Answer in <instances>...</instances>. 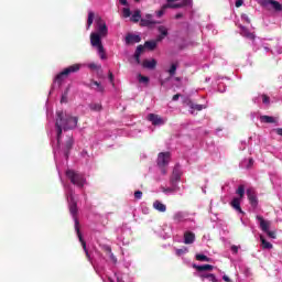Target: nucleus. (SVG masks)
Masks as SVG:
<instances>
[{
  "instance_id": "nucleus-35",
  "label": "nucleus",
  "mask_w": 282,
  "mask_h": 282,
  "mask_svg": "<svg viewBox=\"0 0 282 282\" xmlns=\"http://www.w3.org/2000/svg\"><path fill=\"white\" fill-rule=\"evenodd\" d=\"M167 8H169V4H167V3L164 4V6L161 8V10L156 11V17H158L159 19H162V17H164V13L166 12Z\"/></svg>"
},
{
  "instance_id": "nucleus-48",
  "label": "nucleus",
  "mask_w": 282,
  "mask_h": 282,
  "mask_svg": "<svg viewBox=\"0 0 282 282\" xmlns=\"http://www.w3.org/2000/svg\"><path fill=\"white\" fill-rule=\"evenodd\" d=\"M159 169H160V171H161V173H162L163 175H166V173H167V171H166V165L159 166Z\"/></svg>"
},
{
  "instance_id": "nucleus-29",
  "label": "nucleus",
  "mask_w": 282,
  "mask_h": 282,
  "mask_svg": "<svg viewBox=\"0 0 282 282\" xmlns=\"http://www.w3.org/2000/svg\"><path fill=\"white\" fill-rule=\"evenodd\" d=\"M144 47H147V50H155L158 47V42L156 41H147L144 43Z\"/></svg>"
},
{
  "instance_id": "nucleus-50",
  "label": "nucleus",
  "mask_w": 282,
  "mask_h": 282,
  "mask_svg": "<svg viewBox=\"0 0 282 282\" xmlns=\"http://www.w3.org/2000/svg\"><path fill=\"white\" fill-rule=\"evenodd\" d=\"M231 252H234V254H237V252H239V247L237 246H231Z\"/></svg>"
},
{
  "instance_id": "nucleus-59",
  "label": "nucleus",
  "mask_w": 282,
  "mask_h": 282,
  "mask_svg": "<svg viewBox=\"0 0 282 282\" xmlns=\"http://www.w3.org/2000/svg\"><path fill=\"white\" fill-rule=\"evenodd\" d=\"M164 37H165L164 35H159V36L156 37V43H160V41H162Z\"/></svg>"
},
{
  "instance_id": "nucleus-41",
  "label": "nucleus",
  "mask_w": 282,
  "mask_h": 282,
  "mask_svg": "<svg viewBox=\"0 0 282 282\" xmlns=\"http://www.w3.org/2000/svg\"><path fill=\"white\" fill-rule=\"evenodd\" d=\"M144 47H145V46H143V45L137 46V50H135L134 54L141 56V55H142V52H144Z\"/></svg>"
},
{
  "instance_id": "nucleus-63",
  "label": "nucleus",
  "mask_w": 282,
  "mask_h": 282,
  "mask_svg": "<svg viewBox=\"0 0 282 282\" xmlns=\"http://www.w3.org/2000/svg\"><path fill=\"white\" fill-rule=\"evenodd\" d=\"M177 0H167V3H175Z\"/></svg>"
},
{
  "instance_id": "nucleus-27",
  "label": "nucleus",
  "mask_w": 282,
  "mask_h": 282,
  "mask_svg": "<svg viewBox=\"0 0 282 282\" xmlns=\"http://www.w3.org/2000/svg\"><path fill=\"white\" fill-rule=\"evenodd\" d=\"M142 19V14L140 10H135L134 13L131 17V21L133 23H138Z\"/></svg>"
},
{
  "instance_id": "nucleus-55",
  "label": "nucleus",
  "mask_w": 282,
  "mask_h": 282,
  "mask_svg": "<svg viewBox=\"0 0 282 282\" xmlns=\"http://www.w3.org/2000/svg\"><path fill=\"white\" fill-rule=\"evenodd\" d=\"M134 61L137 62L138 65H140V63H141L140 55L134 53Z\"/></svg>"
},
{
  "instance_id": "nucleus-47",
  "label": "nucleus",
  "mask_w": 282,
  "mask_h": 282,
  "mask_svg": "<svg viewBox=\"0 0 282 282\" xmlns=\"http://www.w3.org/2000/svg\"><path fill=\"white\" fill-rule=\"evenodd\" d=\"M107 252H109V254H110V259H112L115 262L117 261V259H116V256H113V253L111 252V249H110V247H107Z\"/></svg>"
},
{
  "instance_id": "nucleus-44",
  "label": "nucleus",
  "mask_w": 282,
  "mask_h": 282,
  "mask_svg": "<svg viewBox=\"0 0 282 282\" xmlns=\"http://www.w3.org/2000/svg\"><path fill=\"white\" fill-rule=\"evenodd\" d=\"M262 102L264 105H270V97L268 95H262Z\"/></svg>"
},
{
  "instance_id": "nucleus-23",
  "label": "nucleus",
  "mask_w": 282,
  "mask_h": 282,
  "mask_svg": "<svg viewBox=\"0 0 282 282\" xmlns=\"http://www.w3.org/2000/svg\"><path fill=\"white\" fill-rule=\"evenodd\" d=\"M188 6H193V4H186V1H185V0H183L182 3H167V8H171V9H173V10H177V9H180V8H186V7H188Z\"/></svg>"
},
{
  "instance_id": "nucleus-2",
  "label": "nucleus",
  "mask_w": 282,
  "mask_h": 282,
  "mask_svg": "<svg viewBox=\"0 0 282 282\" xmlns=\"http://www.w3.org/2000/svg\"><path fill=\"white\" fill-rule=\"evenodd\" d=\"M68 209L75 223L76 235L80 232V221L78 220V203L74 199V195L69 196Z\"/></svg>"
},
{
  "instance_id": "nucleus-14",
  "label": "nucleus",
  "mask_w": 282,
  "mask_h": 282,
  "mask_svg": "<svg viewBox=\"0 0 282 282\" xmlns=\"http://www.w3.org/2000/svg\"><path fill=\"white\" fill-rule=\"evenodd\" d=\"M194 270H197V272H213L215 270V267L213 264H193Z\"/></svg>"
},
{
  "instance_id": "nucleus-64",
  "label": "nucleus",
  "mask_w": 282,
  "mask_h": 282,
  "mask_svg": "<svg viewBox=\"0 0 282 282\" xmlns=\"http://www.w3.org/2000/svg\"><path fill=\"white\" fill-rule=\"evenodd\" d=\"M253 163H254V160L250 159L249 164H253Z\"/></svg>"
},
{
  "instance_id": "nucleus-34",
  "label": "nucleus",
  "mask_w": 282,
  "mask_h": 282,
  "mask_svg": "<svg viewBox=\"0 0 282 282\" xmlns=\"http://www.w3.org/2000/svg\"><path fill=\"white\" fill-rule=\"evenodd\" d=\"M94 12L89 11L88 12V19H87V30H89V28H91V25L94 24Z\"/></svg>"
},
{
  "instance_id": "nucleus-22",
  "label": "nucleus",
  "mask_w": 282,
  "mask_h": 282,
  "mask_svg": "<svg viewBox=\"0 0 282 282\" xmlns=\"http://www.w3.org/2000/svg\"><path fill=\"white\" fill-rule=\"evenodd\" d=\"M199 276H200L202 281L207 279L210 282H217V276H215V274H213V273H200Z\"/></svg>"
},
{
  "instance_id": "nucleus-20",
  "label": "nucleus",
  "mask_w": 282,
  "mask_h": 282,
  "mask_svg": "<svg viewBox=\"0 0 282 282\" xmlns=\"http://www.w3.org/2000/svg\"><path fill=\"white\" fill-rule=\"evenodd\" d=\"M142 67H144V69H155V67H158V61L155 59H144L142 63Z\"/></svg>"
},
{
  "instance_id": "nucleus-6",
  "label": "nucleus",
  "mask_w": 282,
  "mask_h": 282,
  "mask_svg": "<svg viewBox=\"0 0 282 282\" xmlns=\"http://www.w3.org/2000/svg\"><path fill=\"white\" fill-rule=\"evenodd\" d=\"M247 197L252 208H257L259 206V197L257 196V191H254L253 187H249L247 189Z\"/></svg>"
},
{
  "instance_id": "nucleus-26",
  "label": "nucleus",
  "mask_w": 282,
  "mask_h": 282,
  "mask_svg": "<svg viewBox=\"0 0 282 282\" xmlns=\"http://www.w3.org/2000/svg\"><path fill=\"white\" fill-rule=\"evenodd\" d=\"M241 35L246 36V39H250L251 41H254V34L248 31L246 28H241Z\"/></svg>"
},
{
  "instance_id": "nucleus-25",
  "label": "nucleus",
  "mask_w": 282,
  "mask_h": 282,
  "mask_svg": "<svg viewBox=\"0 0 282 282\" xmlns=\"http://www.w3.org/2000/svg\"><path fill=\"white\" fill-rule=\"evenodd\" d=\"M158 21L154 20H147V19H141L140 20V25L142 28H149V25H156Z\"/></svg>"
},
{
  "instance_id": "nucleus-49",
  "label": "nucleus",
  "mask_w": 282,
  "mask_h": 282,
  "mask_svg": "<svg viewBox=\"0 0 282 282\" xmlns=\"http://www.w3.org/2000/svg\"><path fill=\"white\" fill-rule=\"evenodd\" d=\"M108 78H109L110 83L113 85V73L111 70H109V73H108Z\"/></svg>"
},
{
  "instance_id": "nucleus-9",
  "label": "nucleus",
  "mask_w": 282,
  "mask_h": 282,
  "mask_svg": "<svg viewBox=\"0 0 282 282\" xmlns=\"http://www.w3.org/2000/svg\"><path fill=\"white\" fill-rule=\"evenodd\" d=\"M96 23H97V28H98L97 34H99V36H101V37L107 36V34H109V29H107V23H105V20L102 18H98L96 20Z\"/></svg>"
},
{
  "instance_id": "nucleus-51",
  "label": "nucleus",
  "mask_w": 282,
  "mask_h": 282,
  "mask_svg": "<svg viewBox=\"0 0 282 282\" xmlns=\"http://www.w3.org/2000/svg\"><path fill=\"white\" fill-rule=\"evenodd\" d=\"M120 6H126L129 8V2L127 0H119Z\"/></svg>"
},
{
  "instance_id": "nucleus-33",
  "label": "nucleus",
  "mask_w": 282,
  "mask_h": 282,
  "mask_svg": "<svg viewBox=\"0 0 282 282\" xmlns=\"http://www.w3.org/2000/svg\"><path fill=\"white\" fill-rule=\"evenodd\" d=\"M196 261H206L207 263H210V258H208V256L202 254V253H197L195 256Z\"/></svg>"
},
{
  "instance_id": "nucleus-3",
  "label": "nucleus",
  "mask_w": 282,
  "mask_h": 282,
  "mask_svg": "<svg viewBox=\"0 0 282 282\" xmlns=\"http://www.w3.org/2000/svg\"><path fill=\"white\" fill-rule=\"evenodd\" d=\"M77 72H80V64H73L66 68H64L59 74L55 76V83L57 85L62 86L63 80L69 76V74H76Z\"/></svg>"
},
{
  "instance_id": "nucleus-31",
  "label": "nucleus",
  "mask_w": 282,
  "mask_h": 282,
  "mask_svg": "<svg viewBox=\"0 0 282 282\" xmlns=\"http://www.w3.org/2000/svg\"><path fill=\"white\" fill-rule=\"evenodd\" d=\"M260 120L261 122H265L267 124L274 123V117H270V116H261Z\"/></svg>"
},
{
  "instance_id": "nucleus-19",
  "label": "nucleus",
  "mask_w": 282,
  "mask_h": 282,
  "mask_svg": "<svg viewBox=\"0 0 282 282\" xmlns=\"http://www.w3.org/2000/svg\"><path fill=\"white\" fill-rule=\"evenodd\" d=\"M184 243L186 246H191V243H195V234H193L192 231H186L184 234Z\"/></svg>"
},
{
  "instance_id": "nucleus-54",
  "label": "nucleus",
  "mask_w": 282,
  "mask_h": 282,
  "mask_svg": "<svg viewBox=\"0 0 282 282\" xmlns=\"http://www.w3.org/2000/svg\"><path fill=\"white\" fill-rule=\"evenodd\" d=\"M90 69H99L100 67L94 63L89 64Z\"/></svg>"
},
{
  "instance_id": "nucleus-57",
  "label": "nucleus",
  "mask_w": 282,
  "mask_h": 282,
  "mask_svg": "<svg viewBox=\"0 0 282 282\" xmlns=\"http://www.w3.org/2000/svg\"><path fill=\"white\" fill-rule=\"evenodd\" d=\"M223 280H224L225 282H232V280H231L228 275H224V276H223Z\"/></svg>"
},
{
  "instance_id": "nucleus-32",
  "label": "nucleus",
  "mask_w": 282,
  "mask_h": 282,
  "mask_svg": "<svg viewBox=\"0 0 282 282\" xmlns=\"http://www.w3.org/2000/svg\"><path fill=\"white\" fill-rule=\"evenodd\" d=\"M173 219L174 221H176V224H180L184 221V214L182 212H177L176 214H174Z\"/></svg>"
},
{
  "instance_id": "nucleus-13",
  "label": "nucleus",
  "mask_w": 282,
  "mask_h": 282,
  "mask_svg": "<svg viewBox=\"0 0 282 282\" xmlns=\"http://www.w3.org/2000/svg\"><path fill=\"white\" fill-rule=\"evenodd\" d=\"M256 219L260 223L262 232H268L270 230V221L263 219V216H257Z\"/></svg>"
},
{
  "instance_id": "nucleus-30",
  "label": "nucleus",
  "mask_w": 282,
  "mask_h": 282,
  "mask_svg": "<svg viewBox=\"0 0 282 282\" xmlns=\"http://www.w3.org/2000/svg\"><path fill=\"white\" fill-rule=\"evenodd\" d=\"M180 186H177L176 183L172 184V187H163V193H177V189Z\"/></svg>"
},
{
  "instance_id": "nucleus-52",
  "label": "nucleus",
  "mask_w": 282,
  "mask_h": 282,
  "mask_svg": "<svg viewBox=\"0 0 282 282\" xmlns=\"http://www.w3.org/2000/svg\"><path fill=\"white\" fill-rule=\"evenodd\" d=\"M243 6V0L236 1V8H241Z\"/></svg>"
},
{
  "instance_id": "nucleus-43",
  "label": "nucleus",
  "mask_w": 282,
  "mask_h": 282,
  "mask_svg": "<svg viewBox=\"0 0 282 282\" xmlns=\"http://www.w3.org/2000/svg\"><path fill=\"white\" fill-rule=\"evenodd\" d=\"M264 232L268 235V237H270V239H276V232L270 231V229Z\"/></svg>"
},
{
  "instance_id": "nucleus-60",
  "label": "nucleus",
  "mask_w": 282,
  "mask_h": 282,
  "mask_svg": "<svg viewBox=\"0 0 282 282\" xmlns=\"http://www.w3.org/2000/svg\"><path fill=\"white\" fill-rule=\"evenodd\" d=\"M182 17H184V14L177 13V14L175 15V19H176V20H180V19H182Z\"/></svg>"
},
{
  "instance_id": "nucleus-4",
  "label": "nucleus",
  "mask_w": 282,
  "mask_h": 282,
  "mask_svg": "<svg viewBox=\"0 0 282 282\" xmlns=\"http://www.w3.org/2000/svg\"><path fill=\"white\" fill-rule=\"evenodd\" d=\"M66 177L70 180V182L78 188H83V186H85V182H87V180L85 178V175L74 170H67Z\"/></svg>"
},
{
  "instance_id": "nucleus-62",
  "label": "nucleus",
  "mask_w": 282,
  "mask_h": 282,
  "mask_svg": "<svg viewBox=\"0 0 282 282\" xmlns=\"http://www.w3.org/2000/svg\"><path fill=\"white\" fill-rule=\"evenodd\" d=\"M185 4H193V0H184Z\"/></svg>"
},
{
  "instance_id": "nucleus-39",
  "label": "nucleus",
  "mask_w": 282,
  "mask_h": 282,
  "mask_svg": "<svg viewBox=\"0 0 282 282\" xmlns=\"http://www.w3.org/2000/svg\"><path fill=\"white\" fill-rule=\"evenodd\" d=\"M176 72H177V64H172L170 69H169L170 76H175Z\"/></svg>"
},
{
  "instance_id": "nucleus-45",
  "label": "nucleus",
  "mask_w": 282,
  "mask_h": 282,
  "mask_svg": "<svg viewBox=\"0 0 282 282\" xmlns=\"http://www.w3.org/2000/svg\"><path fill=\"white\" fill-rule=\"evenodd\" d=\"M135 199H142V191L134 192Z\"/></svg>"
},
{
  "instance_id": "nucleus-38",
  "label": "nucleus",
  "mask_w": 282,
  "mask_h": 282,
  "mask_svg": "<svg viewBox=\"0 0 282 282\" xmlns=\"http://www.w3.org/2000/svg\"><path fill=\"white\" fill-rule=\"evenodd\" d=\"M138 80H139V83H143V85H149V77H147L142 74L138 75Z\"/></svg>"
},
{
  "instance_id": "nucleus-15",
  "label": "nucleus",
  "mask_w": 282,
  "mask_h": 282,
  "mask_svg": "<svg viewBox=\"0 0 282 282\" xmlns=\"http://www.w3.org/2000/svg\"><path fill=\"white\" fill-rule=\"evenodd\" d=\"M77 237L79 239V242L82 243L86 258L88 259V261H91V256L89 254V250L87 249V242L83 238V234L82 232L77 234Z\"/></svg>"
},
{
  "instance_id": "nucleus-16",
  "label": "nucleus",
  "mask_w": 282,
  "mask_h": 282,
  "mask_svg": "<svg viewBox=\"0 0 282 282\" xmlns=\"http://www.w3.org/2000/svg\"><path fill=\"white\" fill-rule=\"evenodd\" d=\"M230 206L232 207L234 210H237V213L243 215V210L241 209V198L235 197L231 200Z\"/></svg>"
},
{
  "instance_id": "nucleus-37",
  "label": "nucleus",
  "mask_w": 282,
  "mask_h": 282,
  "mask_svg": "<svg viewBox=\"0 0 282 282\" xmlns=\"http://www.w3.org/2000/svg\"><path fill=\"white\" fill-rule=\"evenodd\" d=\"M158 30L162 36H169V29H166V26L160 25Z\"/></svg>"
},
{
  "instance_id": "nucleus-7",
  "label": "nucleus",
  "mask_w": 282,
  "mask_h": 282,
  "mask_svg": "<svg viewBox=\"0 0 282 282\" xmlns=\"http://www.w3.org/2000/svg\"><path fill=\"white\" fill-rule=\"evenodd\" d=\"M260 6H262V8H265L267 10H270V8H272L273 10H275V12L282 11V4H280L279 1L275 0H262L260 2Z\"/></svg>"
},
{
  "instance_id": "nucleus-56",
  "label": "nucleus",
  "mask_w": 282,
  "mask_h": 282,
  "mask_svg": "<svg viewBox=\"0 0 282 282\" xmlns=\"http://www.w3.org/2000/svg\"><path fill=\"white\" fill-rule=\"evenodd\" d=\"M145 20H148V21H153V15H152L151 13H148V14L145 15Z\"/></svg>"
},
{
  "instance_id": "nucleus-10",
  "label": "nucleus",
  "mask_w": 282,
  "mask_h": 282,
  "mask_svg": "<svg viewBox=\"0 0 282 282\" xmlns=\"http://www.w3.org/2000/svg\"><path fill=\"white\" fill-rule=\"evenodd\" d=\"M148 120L152 122L154 127H160L161 124H164V119L155 113L148 115Z\"/></svg>"
},
{
  "instance_id": "nucleus-28",
  "label": "nucleus",
  "mask_w": 282,
  "mask_h": 282,
  "mask_svg": "<svg viewBox=\"0 0 282 282\" xmlns=\"http://www.w3.org/2000/svg\"><path fill=\"white\" fill-rule=\"evenodd\" d=\"M260 241H261L262 248L264 250H272V243L268 242V240H265V238H263V236H260Z\"/></svg>"
},
{
  "instance_id": "nucleus-11",
  "label": "nucleus",
  "mask_w": 282,
  "mask_h": 282,
  "mask_svg": "<svg viewBox=\"0 0 282 282\" xmlns=\"http://www.w3.org/2000/svg\"><path fill=\"white\" fill-rule=\"evenodd\" d=\"M180 180H182V171L180 170V165H175L170 182L171 184H177Z\"/></svg>"
},
{
  "instance_id": "nucleus-42",
  "label": "nucleus",
  "mask_w": 282,
  "mask_h": 282,
  "mask_svg": "<svg viewBox=\"0 0 282 282\" xmlns=\"http://www.w3.org/2000/svg\"><path fill=\"white\" fill-rule=\"evenodd\" d=\"M93 85H95V86L97 87V91H100V93L105 91V87H102V86L100 85V83H98V82H93Z\"/></svg>"
},
{
  "instance_id": "nucleus-58",
  "label": "nucleus",
  "mask_w": 282,
  "mask_h": 282,
  "mask_svg": "<svg viewBox=\"0 0 282 282\" xmlns=\"http://www.w3.org/2000/svg\"><path fill=\"white\" fill-rule=\"evenodd\" d=\"M275 133H276L278 135H281V137H282V128L275 129Z\"/></svg>"
},
{
  "instance_id": "nucleus-1",
  "label": "nucleus",
  "mask_w": 282,
  "mask_h": 282,
  "mask_svg": "<svg viewBox=\"0 0 282 282\" xmlns=\"http://www.w3.org/2000/svg\"><path fill=\"white\" fill-rule=\"evenodd\" d=\"M55 127L57 131V144H61V135H63V129L64 131L76 129V127H78V117H72V115H67L59 110L56 112Z\"/></svg>"
},
{
  "instance_id": "nucleus-36",
  "label": "nucleus",
  "mask_w": 282,
  "mask_h": 282,
  "mask_svg": "<svg viewBox=\"0 0 282 282\" xmlns=\"http://www.w3.org/2000/svg\"><path fill=\"white\" fill-rule=\"evenodd\" d=\"M89 109H90V111H101L102 110V105H100V104H90Z\"/></svg>"
},
{
  "instance_id": "nucleus-8",
  "label": "nucleus",
  "mask_w": 282,
  "mask_h": 282,
  "mask_svg": "<svg viewBox=\"0 0 282 282\" xmlns=\"http://www.w3.org/2000/svg\"><path fill=\"white\" fill-rule=\"evenodd\" d=\"M171 162V152H160L156 159L158 166H169Z\"/></svg>"
},
{
  "instance_id": "nucleus-12",
  "label": "nucleus",
  "mask_w": 282,
  "mask_h": 282,
  "mask_svg": "<svg viewBox=\"0 0 282 282\" xmlns=\"http://www.w3.org/2000/svg\"><path fill=\"white\" fill-rule=\"evenodd\" d=\"M184 105L189 107V109H193L195 111H202L203 109H206V106L199 105V104H194L189 98L184 99Z\"/></svg>"
},
{
  "instance_id": "nucleus-17",
  "label": "nucleus",
  "mask_w": 282,
  "mask_h": 282,
  "mask_svg": "<svg viewBox=\"0 0 282 282\" xmlns=\"http://www.w3.org/2000/svg\"><path fill=\"white\" fill-rule=\"evenodd\" d=\"M73 148H74V139L68 138L66 140V143H65V147H64V155H65L66 160L69 158V151Z\"/></svg>"
},
{
  "instance_id": "nucleus-61",
  "label": "nucleus",
  "mask_w": 282,
  "mask_h": 282,
  "mask_svg": "<svg viewBox=\"0 0 282 282\" xmlns=\"http://www.w3.org/2000/svg\"><path fill=\"white\" fill-rule=\"evenodd\" d=\"M61 102H67V97L66 96H62Z\"/></svg>"
},
{
  "instance_id": "nucleus-40",
  "label": "nucleus",
  "mask_w": 282,
  "mask_h": 282,
  "mask_svg": "<svg viewBox=\"0 0 282 282\" xmlns=\"http://www.w3.org/2000/svg\"><path fill=\"white\" fill-rule=\"evenodd\" d=\"M122 14H123L124 19H129V17H131V9L123 8L122 9Z\"/></svg>"
},
{
  "instance_id": "nucleus-53",
  "label": "nucleus",
  "mask_w": 282,
  "mask_h": 282,
  "mask_svg": "<svg viewBox=\"0 0 282 282\" xmlns=\"http://www.w3.org/2000/svg\"><path fill=\"white\" fill-rule=\"evenodd\" d=\"M181 96H182L181 94H176L172 97V100L175 102V101L180 100Z\"/></svg>"
},
{
  "instance_id": "nucleus-24",
  "label": "nucleus",
  "mask_w": 282,
  "mask_h": 282,
  "mask_svg": "<svg viewBox=\"0 0 282 282\" xmlns=\"http://www.w3.org/2000/svg\"><path fill=\"white\" fill-rule=\"evenodd\" d=\"M236 195H238V199H243L246 197V185H239L236 189Z\"/></svg>"
},
{
  "instance_id": "nucleus-18",
  "label": "nucleus",
  "mask_w": 282,
  "mask_h": 282,
  "mask_svg": "<svg viewBox=\"0 0 282 282\" xmlns=\"http://www.w3.org/2000/svg\"><path fill=\"white\" fill-rule=\"evenodd\" d=\"M140 41H142V37H140V35H135V34L129 33V34L126 36V43H127V45H131V43H140Z\"/></svg>"
},
{
  "instance_id": "nucleus-5",
  "label": "nucleus",
  "mask_w": 282,
  "mask_h": 282,
  "mask_svg": "<svg viewBox=\"0 0 282 282\" xmlns=\"http://www.w3.org/2000/svg\"><path fill=\"white\" fill-rule=\"evenodd\" d=\"M101 35L98 33H91L90 34V44L93 47H96L98 50L99 56L101 59L107 58V55L105 54V46H102V40Z\"/></svg>"
},
{
  "instance_id": "nucleus-46",
  "label": "nucleus",
  "mask_w": 282,
  "mask_h": 282,
  "mask_svg": "<svg viewBox=\"0 0 282 282\" xmlns=\"http://www.w3.org/2000/svg\"><path fill=\"white\" fill-rule=\"evenodd\" d=\"M184 253H186V248H184V249H177V250H176L177 257H182V254H184Z\"/></svg>"
},
{
  "instance_id": "nucleus-21",
  "label": "nucleus",
  "mask_w": 282,
  "mask_h": 282,
  "mask_svg": "<svg viewBox=\"0 0 282 282\" xmlns=\"http://www.w3.org/2000/svg\"><path fill=\"white\" fill-rule=\"evenodd\" d=\"M153 208H155V210H159V213H166V205H164L160 200H155L153 203Z\"/></svg>"
}]
</instances>
